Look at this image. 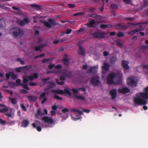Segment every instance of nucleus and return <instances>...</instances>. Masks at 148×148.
<instances>
[{
	"label": "nucleus",
	"instance_id": "f257e3e1",
	"mask_svg": "<svg viewBox=\"0 0 148 148\" xmlns=\"http://www.w3.org/2000/svg\"><path fill=\"white\" fill-rule=\"evenodd\" d=\"M144 92L137 94L134 99L136 105H145L147 103L146 99H148V86L144 89Z\"/></svg>",
	"mask_w": 148,
	"mask_h": 148
},
{
	"label": "nucleus",
	"instance_id": "f03ea898",
	"mask_svg": "<svg viewBox=\"0 0 148 148\" xmlns=\"http://www.w3.org/2000/svg\"><path fill=\"white\" fill-rule=\"evenodd\" d=\"M122 73L121 71L116 73H112L109 74L107 78V82L108 84H119L121 82Z\"/></svg>",
	"mask_w": 148,
	"mask_h": 148
},
{
	"label": "nucleus",
	"instance_id": "7ed1b4c3",
	"mask_svg": "<svg viewBox=\"0 0 148 148\" xmlns=\"http://www.w3.org/2000/svg\"><path fill=\"white\" fill-rule=\"evenodd\" d=\"M62 73L64 75V77H63L62 75L60 77V80L58 79H56V80L57 83L59 85H63L64 83V82L62 81L65 80V77H70L71 76V73L70 71L67 70L64 71H63Z\"/></svg>",
	"mask_w": 148,
	"mask_h": 148
},
{
	"label": "nucleus",
	"instance_id": "20e7f679",
	"mask_svg": "<svg viewBox=\"0 0 148 148\" xmlns=\"http://www.w3.org/2000/svg\"><path fill=\"white\" fill-rule=\"evenodd\" d=\"M11 33L12 36L15 37H20L23 34L24 32L21 29L15 27L11 30Z\"/></svg>",
	"mask_w": 148,
	"mask_h": 148
},
{
	"label": "nucleus",
	"instance_id": "39448f33",
	"mask_svg": "<svg viewBox=\"0 0 148 148\" xmlns=\"http://www.w3.org/2000/svg\"><path fill=\"white\" fill-rule=\"evenodd\" d=\"M52 92L60 94L61 95L64 94L68 95L69 96H71L72 93L71 92V89L68 88H66L64 90L60 89H58L57 90H52Z\"/></svg>",
	"mask_w": 148,
	"mask_h": 148
},
{
	"label": "nucleus",
	"instance_id": "423d86ee",
	"mask_svg": "<svg viewBox=\"0 0 148 148\" xmlns=\"http://www.w3.org/2000/svg\"><path fill=\"white\" fill-rule=\"evenodd\" d=\"M38 77V74L37 73H34L33 75L28 76H24L23 77V82L24 83L28 82V80H32L36 79Z\"/></svg>",
	"mask_w": 148,
	"mask_h": 148
},
{
	"label": "nucleus",
	"instance_id": "0eeeda50",
	"mask_svg": "<svg viewBox=\"0 0 148 148\" xmlns=\"http://www.w3.org/2000/svg\"><path fill=\"white\" fill-rule=\"evenodd\" d=\"M135 79L134 77H131L128 78L127 80V84L130 86L133 87L136 86Z\"/></svg>",
	"mask_w": 148,
	"mask_h": 148
},
{
	"label": "nucleus",
	"instance_id": "6e6552de",
	"mask_svg": "<svg viewBox=\"0 0 148 148\" xmlns=\"http://www.w3.org/2000/svg\"><path fill=\"white\" fill-rule=\"evenodd\" d=\"M44 25L47 27H51L56 23L55 21L52 19H49L47 21H44Z\"/></svg>",
	"mask_w": 148,
	"mask_h": 148
},
{
	"label": "nucleus",
	"instance_id": "1a4fd4ad",
	"mask_svg": "<svg viewBox=\"0 0 148 148\" xmlns=\"http://www.w3.org/2000/svg\"><path fill=\"white\" fill-rule=\"evenodd\" d=\"M48 67L50 69H52L53 68H54V70L53 71V72L57 73L59 72L60 69L62 68V66L60 64L55 66L54 64H53L49 65Z\"/></svg>",
	"mask_w": 148,
	"mask_h": 148
},
{
	"label": "nucleus",
	"instance_id": "9d476101",
	"mask_svg": "<svg viewBox=\"0 0 148 148\" xmlns=\"http://www.w3.org/2000/svg\"><path fill=\"white\" fill-rule=\"evenodd\" d=\"M41 121L48 124H52L54 123L53 120V119L50 117L46 116L43 117L41 119Z\"/></svg>",
	"mask_w": 148,
	"mask_h": 148
},
{
	"label": "nucleus",
	"instance_id": "9b49d317",
	"mask_svg": "<svg viewBox=\"0 0 148 148\" xmlns=\"http://www.w3.org/2000/svg\"><path fill=\"white\" fill-rule=\"evenodd\" d=\"M86 90V89L84 88H73L72 89L73 92L75 97L76 96H77V95L79 92V91H81L82 92H85Z\"/></svg>",
	"mask_w": 148,
	"mask_h": 148
},
{
	"label": "nucleus",
	"instance_id": "f8f14e48",
	"mask_svg": "<svg viewBox=\"0 0 148 148\" xmlns=\"http://www.w3.org/2000/svg\"><path fill=\"white\" fill-rule=\"evenodd\" d=\"M92 83L94 85H97L100 84L99 77L97 76H95L93 77L91 80Z\"/></svg>",
	"mask_w": 148,
	"mask_h": 148
},
{
	"label": "nucleus",
	"instance_id": "ddd939ff",
	"mask_svg": "<svg viewBox=\"0 0 148 148\" xmlns=\"http://www.w3.org/2000/svg\"><path fill=\"white\" fill-rule=\"evenodd\" d=\"M102 68L103 73H105L109 70V65L107 63L104 62L103 63V66L102 67Z\"/></svg>",
	"mask_w": 148,
	"mask_h": 148
},
{
	"label": "nucleus",
	"instance_id": "4468645a",
	"mask_svg": "<svg viewBox=\"0 0 148 148\" xmlns=\"http://www.w3.org/2000/svg\"><path fill=\"white\" fill-rule=\"evenodd\" d=\"M5 76L8 79H9L10 77H11L14 79H16L17 77V75H15L12 72L6 74Z\"/></svg>",
	"mask_w": 148,
	"mask_h": 148
},
{
	"label": "nucleus",
	"instance_id": "2eb2a0df",
	"mask_svg": "<svg viewBox=\"0 0 148 148\" xmlns=\"http://www.w3.org/2000/svg\"><path fill=\"white\" fill-rule=\"evenodd\" d=\"M118 92L120 93L126 94L129 92L130 90L128 88L124 87L119 89L118 90Z\"/></svg>",
	"mask_w": 148,
	"mask_h": 148
},
{
	"label": "nucleus",
	"instance_id": "dca6fc26",
	"mask_svg": "<svg viewBox=\"0 0 148 148\" xmlns=\"http://www.w3.org/2000/svg\"><path fill=\"white\" fill-rule=\"evenodd\" d=\"M145 25L144 23H142L139 24L138 26H140V28L139 29H136V30H133L132 31H131L129 32V34L131 35H133L136 32H138L141 30L142 29V27L143 26H144Z\"/></svg>",
	"mask_w": 148,
	"mask_h": 148
},
{
	"label": "nucleus",
	"instance_id": "f3484780",
	"mask_svg": "<svg viewBox=\"0 0 148 148\" xmlns=\"http://www.w3.org/2000/svg\"><path fill=\"white\" fill-rule=\"evenodd\" d=\"M46 93L45 92L42 93L40 95V99L42 104H43L47 100V97L45 96Z\"/></svg>",
	"mask_w": 148,
	"mask_h": 148
},
{
	"label": "nucleus",
	"instance_id": "a211bd4d",
	"mask_svg": "<svg viewBox=\"0 0 148 148\" xmlns=\"http://www.w3.org/2000/svg\"><path fill=\"white\" fill-rule=\"evenodd\" d=\"M98 68V66L92 67H91L89 69H88L87 72L88 73H94L97 72Z\"/></svg>",
	"mask_w": 148,
	"mask_h": 148
},
{
	"label": "nucleus",
	"instance_id": "6ab92c4d",
	"mask_svg": "<svg viewBox=\"0 0 148 148\" xmlns=\"http://www.w3.org/2000/svg\"><path fill=\"white\" fill-rule=\"evenodd\" d=\"M29 21V20L28 18H24L23 21L17 20V23L19 25H23L27 23Z\"/></svg>",
	"mask_w": 148,
	"mask_h": 148
},
{
	"label": "nucleus",
	"instance_id": "aec40b11",
	"mask_svg": "<svg viewBox=\"0 0 148 148\" xmlns=\"http://www.w3.org/2000/svg\"><path fill=\"white\" fill-rule=\"evenodd\" d=\"M110 94L113 99H115L117 95V90L115 89L111 90L110 91Z\"/></svg>",
	"mask_w": 148,
	"mask_h": 148
},
{
	"label": "nucleus",
	"instance_id": "412c9836",
	"mask_svg": "<svg viewBox=\"0 0 148 148\" xmlns=\"http://www.w3.org/2000/svg\"><path fill=\"white\" fill-rule=\"evenodd\" d=\"M128 62L127 61H123L122 62L123 67L126 69H129V67L128 65Z\"/></svg>",
	"mask_w": 148,
	"mask_h": 148
},
{
	"label": "nucleus",
	"instance_id": "4be33fe9",
	"mask_svg": "<svg viewBox=\"0 0 148 148\" xmlns=\"http://www.w3.org/2000/svg\"><path fill=\"white\" fill-rule=\"evenodd\" d=\"M5 107V108L4 109H0V113L1 112H7L8 110V108L6 107L4 105L0 104V107Z\"/></svg>",
	"mask_w": 148,
	"mask_h": 148
},
{
	"label": "nucleus",
	"instance_id": "5701e85b",
	"mask_svg": "<svg viewBox=\"0 0 148 148\" xmlns=\"http://www.w3.org/2000/svg\"><path fill=\"white\" fill-rule=\"evenodd\" d=\"M72 111L74 112L75 114L76 113H78L79 114H83V112L82 111H81L78 109L77 108L73 109H72Z\"/></svg>",
	"mask_w": 148,
	"mask_h": 148
},
{
	"label": "nucleus",
	"instance_id": "b1692460",
	"mask_svg": "<svg viewBox=\"0 0 148 148\" xmlns=\"http://www.w3.org/2000/svg\"><path fill=\"white\" fill-rule=\"evenodd\" d=\"M26 69V67H22L16 68V70L17 72H19L24 71V70Z\"/></svg>",
	"mask_w": 148,
	"mask_h": 148
},
{
	"label": "nucleus",
	"instance_id": "393cba45",
	"mask_svg": "<svg viewBox=\"0 0 148 148\" xmlns=\"http://www.w3.org/2000/svg\"><path fill=\"white\" fill-rule=\"evenodd\" d=\"M79 53L83 56H84L85 55V52L84 49L83 47L80 46L79 47Z\"/></svg>",
	"mask_w": 148,
	"mask_h": 148
},
{
	"label": "nucleus",
	"instance_id": "a878e982",
	"mask_svg": "<svg viewBox=\"0 0 148 148\" xmlns=\"http://www.w3.org/2000/svg\"><path fill=\"white\" fill-rule=\"evenodd\" d=\"M112 26L111 25H106L104 24H102L101 25V28L103 29H105L107 27L110 28Z\"/></svg>",
	"mask_w": 148,
	"mask_h": 148
},
{
	"label": "nucleus",
	"instance_id": "bb28decb",
	"mask_svg": "<svg viewBox=\"0 0 148 148\" xmlns=\"http://www.w3.org/2000/svg\"><path fill=\"white\" fill-rule=\"evenodd\" d=\"M72 119L74 121H76L78 119H79L81 118V116L79 115H77L76 116V117H75L73 116H72Z\"/></svg>",
	"mask_w": 148,
	"mask_h": 148
},
{
	"label": "nucleus",
	"instance_id": "cd10ccee",
	"mask_svg": "<svg viewBox=\"0 0 148 148\" xmlns=\"http://www.w3.org/2000/svg\"><path fill=\"white\" fill-rule=\"evenodd\" d=\"M48 84H49L48 86H50V87H49L48 88H51L54 87L55 86V84L52 82H49L48 83Z\"/></svg>",
	"mask_w": 148,
	"mask_h": 148
},
{
	"label": "nucleus",
	"instance_id": "c85d7f7f",
	"mask_svg": "<svg viewBox=\"0 0 148 148\" xmlns=\"http://www.w3.org/2000/svg\"><path fill=\"white\" fill-rule=\"evenodd\" d=\"M95 23V21L94 20H92L90 21L88 24L90 27L93 26Z\"/></svg>",
	"mask_w": 148,
	"mask_h": 148
},
{
	"label": "nucleus",
	"instance_id": "c756f323",
	"mask_svg": "<svg viewBox=\"0 0 148 148\" xmlns=\"http://www.w3.org/2000/svg\"><path fill=\"white\" fill-rule=\"evenodd\" d=\"M29 124V122L27 120H25L23 121L22 124V125L24 127H26L28 124Z\"/></svg>",
	"mask_w": 148,
	"mask_h": 148
},
{
	"label": "nucleus",
	"instance_id": "7c9ffc66",
	"mask_svg": "<svg viewBox=\"0 0 148 148\" xmlns=\"http://www.w3.org/2000/svg\"><path fill=\"white\" fill-rule=\"evenodd\" d=\"M76 98H77V99H80L83 101H84L85 100V98L83 96L80 95V96H76Z\"/></svg>",
	"mask_w": 148,
	"mask_h": 148
},
{
	"label": "nucleus",
	"instance_id": "2f4dec72",
	"mask_svg": "<svg viewBox=\"0 0 148 148\" xmlns=\"http://www.w3.org/2000/svg\"><path fill=\"white\" fill-rule=\"evenodd\" d=\"M10 100L12 104H16V99L15 98H10Z\"/></svg>",
	"mask_w": 148,
	"mask_h": 148
},
{
	"label": "nucleus",
	"instance_id": "473e14b6",
	"mask_svg": "<svg viewBox=\"0 0 148 148\" xmlns=\"http://www.w3.org/2000/svg\"><path fill=\"white\" fill-rule=\"evenodd\" d=\"M28 98L30 101H34L36 99V98L35 97L30 96Z\"/></svg>",
	"mask_w": 148,
	"mask_h": 148
},
{
	"label": "nucleus",
	"instance_id": "72a5a7b5",
	"mask_svg": "<svg viewBox=\"0 0 148 148\" xmlns=\"http://www.w3.org/2000/svg\"><path fill=\"white\" fill-rule=\"evenodd\" d=\"M64 64L66 65H68L69 63V60L66 58L64 60Z\"/></svg>",
	"mask_w": 148,
	"mask_h": 148
},
{
	"label": "nucleus",
	"instance_id": "f704fd0d",
	"mask_svg": "<svg viewBox=\"0 0 148 148\" xmlns=\"http://www.w3.org/2000/svg\"><path fill=\"white\" fill-rule=\"evenodd\" d=\"M116 43L117 45L120 47H122L123 45V44L119 41H116Z\"/></svg>",
	"mask_w": 148,
	"mask_h": 148
},
{
	"label": "nucleus",
	"instance_id": "c9c22d12",
	"mask_svg": "<svg viewBox=\"0 0 148 148\" xmlns=\"http://www.w3.org/2000/svg\"><path fill=\"white\" fill-rule=\"evenodd\" d=\"M84 30V28H82L79 30L76 31V32L77 33V34H79V33H81L83 32Z\"/></svg>",
	"mask_w": 148,
	"mask_h": 148
},
{
	"label": "nucleus",
	"instance_id": "e433bc0d",
	"mask_svg": "<svg viewBox=\"0 0 148 148\" xmlns=\"http://www.w3.org/2000/svg\"><path fill=\"white\" fill-rule=\"evenodd\" d=\"M12 8L14 10H17V12L18 13L20 12V10L18 8H17L16 7H14V6L12 7Z\"/></svg>",
	"mask_w": 148,
	"mask_h": 148
},
{
	"label": "nucleus",
	"instance_id": "4c0bfd02",
	"mask_svg": "<svg viewBox=\"0 0 148 148\" xmlns=\"http://www.w3.org/2000/svg\"><path fill=\"white\" fill-rule=\"evenodd\" d=\"M17 61L19 62L20 63L22 64H25L24 62L21 59H18Z\"/></svg>",
	"mask_w": 148,
	"mask_h": 148
},
{
	"label": "nucleus",
	"instance_id": "58836bf2",
	"mask_svg": "<svg viewBox=\"0 0 148 148\" xmlns=\"http://www.w3.org/2000/svg\"><path fill=\"white\" fill-rule=\"evenodd\" d=\"M35 49L36 51H42L41 47H36Z\"/></svg>",
	"mask_w": 148,
	"mask_h": 148
},
{
	"label": "nucleus",
	"instance_id": "ea45409f",
	"mask_svg": "<svg viewBox=\"0 0 148 148\" xmlns=\"http://www.w3.org/2000/svg\"><path fill=\"white\" fill-rule=\"evenodd\" d=\"M99 34L97 32H94L93 34V36L95 38H98L99 37Z\"/></svg>",
	"mask_w": 148,
	"mask_h": 148
},
{
	"label": "nucleus",
	"instance_id": "a19ab883",
	"mask_svg": "<svg viewBox=\"0 0 148 148\" xmlns=\"http://www.w3.org/2000/svg\"><path fill=\"white\" fill-rule=\"evenodd\" d=\"M69 7L70 8H72L75 7V5L73 4H68Z\"/></svg>",
	"mask_w": 148,
	"mask_h": 148
},
{
	"label": "nucleus",
	"instance_id": "79ce46f5",
	"mask_svg": "<svg viewBox=\"0 0 148 148\" xmlns=\"http://www.w3.org/2000/svg\"><path fill=\"white\" fill-rule=\"evenodd\" d=\"M111 7L113 9H116L118 7L117 5L115 4H112L111 6Z\"/></svg>",
	"mask_w": 148,
	"mask_h": 148
},
{
	"label": "nucleus",
	"instance_id": "37998d69",
	"mask_svg": "<svg viewBox=\"0 0 148 148\" xmlns=\"http://www.w3.org/2000/svg\"><path fill=\"white\" fill-rule=\"evenodd\" d=\"M52 108L53 110L56 111L57 108V107L56 105L53 106L52 107Z\"/></svg>",
	"mask_w": 148,
	"mask_h": 148
},
{
	"label": "nucleus",
	"instance_id": "c03bdc74",
	"mask_svg": "<svg viewBox=\"0 0 148 148\" xmlns=\"http://www.w3.org/2000/svg\"><path fill=\"white\" fill-rule=\"evenodd\" d=\"M51 113L52 116H54L56 114V112L55 110H52L51 112Z\"/></svg>",
	"mask_w": 148,
	"mask_h": 148
},
{
	"label": "nucleus",
	"instance_id": "a18cd8bd",
	"mask_svg": "<svg viewBox=\"0 0 148 148\" xmlns=\"http://www.w3.org/2000/svg\"><path fill=\"white\" fill-rule=\"evenodd\" d=\"M117 36L119 37H121L123 36V34L121 32H119L118 33Z\"/></svg>",
	"mask_w": 148,
	"mask_h": 148
},
{
	"label": "nucleus",
	"instance_id": "49530a36",
	"mask_svg": "<svg viewBox=\"0 0 148 148\" xmlns=\"http://www.w3.org/2000/svg\"><path fill=\"white\" fill-rule=\"evenodd\" d=\"M5 121L3 120L0 119V123L3 125H5Z\"/></svg>",
	"mask_w": 148,
	"mask_h": 148
},
{
	"label": "nucleus",
	"instance_id": "de8ad7c7",
	"mask_svg": "<svg viewBox=\"0 0 148 148\" xmlns=\"http://www.w3.org/2000/svg\"><path fill=\"white\" fill-rule=\"evenodd\" d=\"M49 79V78H47L46 79H42V82L44 83V84H45V83L47 82V80Z\"/></svg>",
	"mask_w": 148,
	"mask_h": 148
},
{
	"label": "nucleus",
	"instance_id": "09e8293b",
	"mask_svg": "<svg viewBox=\"0 0 148 148\" xmlns=\"http://www.w3.org/2000/svg\"><path fill=\"white\" fill-rule=\"evenodd\" d=\"M37 85V83L35 82H32L29 84V85L31 86H36Z\"/></svg>",
	"mask_w": 148,
	"mask_h": 148
},
{
	"label": "nucleus",
	"instance_id": "8fccbe9b",
	"mask_svg": "<svg viewBox=\"0 0 148 148\" xmlns=\"http://www.w3.org/2000/svg\"><path fill=\"white\" fill-rule=\"evenodd\" d=\"M116 60V58H113L111 59V63L113 62Z\"/></svg>",
	"mask_w": 148,
	"mask_h": 148
},
{
	"label": "nucleus",
	"instance_id": "3c124183",
	"mask_svg": "<svg viewBox=\"0 0 148 148\" xmlns=\"http://www.w3.org/2000/svg\"><path fill=\"white\" fill-rule=\"evenodd\" d=\"M21 82V80L20 79H17L16 81V83L17 84L16 85H20V83Z\"/></svg>",
	"mask_w": 148,
	"mask_h": 148
},
{
	"label": "nucleus",
	"instance_id": "603ef678",
	"mask_svg": "<svg viewBox=\"0 0 148 148\" xmlns=\"http://www.w3.org/2000/svg\"><path fill=\"white\" fill-rule=\"evenodd\" d=\"M4 20L2 19H0V27H1L2 25H3V23H4Z\"/></svg>",
	"mask_w": 148,
	"mask_h": 148
},
{
	"label": "nucleus",
	"instance_id": "864d4df0",
	"mask_svg": "<svg viewBox=\"0 0 148 148\" xmlns=\"http://www.w3.org/2000/svg\"><path fill=\"white\" fill-rule=\"evenodd\" d=\"M24 88L26 89L27 90H29V88L27 86V85L25 84L23 85Z\"/></svg>",
	"mask_w": 148,
	"mask_h": 148
},
{
	"label": "nucleus",
	"instance_id": "5fc2aeb1",
	"mask_svg": "<svg viewBox=\"0 0 148 148\" xmlns=\"http://www.w3.org/2000/svg\"><path fill=\"white\" fill-rule=\"evenodd\" d=\"M21 107L22 109L24 111H25L26 110V109L25 107L24 106V105L23 104H21Z\"/></svg>",
	"mask_w": 148,
	"mask_h": 148
},
{
	"label": "nucleus",
	"instance_id": "6e6d98bb",
	"mask_svg": "<svg viewBox=\"0 0 148 148\" xmlns=\"http://www.w3.org/2000/svg\"><path fill=\"white\" fill-rule=\"evenodd\" d=\"M143 67L144 69H148V65H144L143 66Z\"/></svg>",
	"mask_w": 148,
	"mask_h": 148
},
{
	"label": "nucleus",
	"instance_id": "4d7b16f0",
	"mask_svg": "<svg viewBox=\"0 0 148 148\" xmlns=\"http://www.w3.org/2000/svg\"><path fill=\"white\" fill-rule=\"evenodd\" d=\"M72 31V30L70 29H69L67 30L66 33L67 34L70 33Z\"/></svg>",
	"mask_w": 148,
	"mask_h": 148
},
{
	"label": "nucleus",
	"instance_id": "13d9d810",
	"mask_svg": "<svg viewBox=\"0 0 148 148\" xmlns=\"http://www.w3.org/2000/svg\"><path fill=\"white\" fill-rule=\"evenodd\" d=\"M21 92L23 93H27L28 92V91L24 89H23L21 90Z\"/></svg>",
	"mask_w": 148,
	"mask_h": 148
},
{
	"label": "nucleus",
	"instance_id": "bf43d9fd",
	"mask_svg": "<svg viewBox=\"0 0 148 148\" xmlns=\"http://www.w3.org/2000/svg\"><path fill=\"white\" fill-rule=\"evenodd\" d=\"M49 61V59H48L46 58V59H43L42 60V62L43 63H45V62H47Z\"/></svg>",
	"mask_w": 148,
	"mask_h": 148
},
{
	"label": "nucleus",
	"instance_id": "052dcab7",
	"mask_svg": "<svg viewBox=\"0 0 148 148\" xmlns=\"http://www.w3.org/2000/svg\"><path fill=\"white\" fill-rule=\"evenodd\" d=\"M116 27L117 29H121L122 27L120 25H116Z\"/></svg>",
	"mask_w": 148,
	"mask_h": 148
},
{
	"label": "nucleus",
	"instance_id": "680f3d73",
	"mask_svg": "<svg viewBox=\"0 0 148 148\" xmlns=\"http://www.w3.org/2000/svg\"><path fill=\"white\" fill-rule=\"evenodd\" d=\"M31 6L34 8H38L39 6L37 5L33 4H32Z\"/></svg>",
	"mask_w": 148,
	"mask_h": 148
},
{
	"label": "nucleus",
	"instance_id": "e2e57ef3",
	"mask_svg": "<svg viewBox=\"0 0 148 148\" xmlns=\"http://www.w3.org/2000/svg\"><path fill=\"white\" fill-rule=\"evenodd\" d=\"M83 110L84 112H86L87 113H88L90 112V110L88 109H83Z\"/></svg>",
	"mask_w": 148,
	"mask_h": 148
},
{
	"label": "nucleus",
	"instance_id": "0e129e2a",
	"mask_svg": "<svg viewBox=\"0 0 148 148\" xmlns=\"http://www.w3.org/2000/svg\"><path fill=\"white\" fill-rule=\"evenodd\" d=\"M123 1L126 3H129L130 1V0H123Z\"/></svg>",
	"mask_w": 148,
	"mask_h": 148
},
{
	"label": "nucleus",
	"instance_id": "69168bd1",
	"mask_svg": "<svg viewBox=\"0 0 148 148\" xmlns=\"http://www.w3.org/2000/svg\"><path fill=\"white\" fill-rule=\"evenodd\" d=\"M62 111L64 113H65L66 112H68V110L66 108H65V109H63L62 110Z\"/></svg>",
	"mask_w": 148,
	"mask_h": 148
},
{
	"label": "nucleus",
	"instance_id": "338daca9",
	"mask_svg": "<svg viewBox=\"0 0 148 148\" xmlns=\"http://www.w3.org/2000/svg\"><path fill=\"white\" fill-rule=\"evenodd\" d=\"M108 52L106 51H105L103 52V55L105 56H108Z\"/></svg>",
	"mask_w": 148,
	"mask_h": 148
},
{
	"label": "nucleus",
	"instance_id": "774afa93",
	"mask_svg": "<svg viewBox=\"0 0 148 148\" xmlns=\"http://www.w3.org/2000/svg\"><path fill=\"white\" fill-rule=\"evenodd\" d=\"M6 115L10 117H12L13 116V115L11 114L10 113H7L6 114Z\"/></svg>",
	"mask_w": 148,
	"mask_h": 148
}]
</instances>
